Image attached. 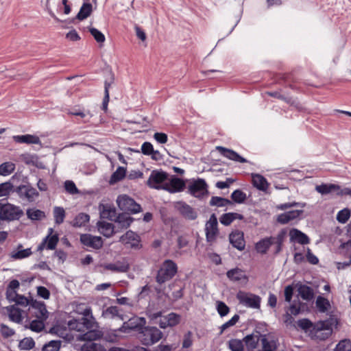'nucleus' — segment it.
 I'll return each mask as SVG.
<instances>
[{
	"label": "nucleus",
	"instance_id": "nucleus-1",
	"mask_svg": "<svg viewBox=\"0 0 351 351\" xmlns=\"http://www.w3.org/2000/svg\"><path fill=\"white\" fill-rule=\"evenodd\" d=\"M146 323L144 317H134L130 319L128 322H124L123 325L118 329L109 332L106 336V339L109 341H115L117 340L119 335L118 332H129L131 330H141Z\"/></svg>",
	"mask_w": 351,
	"mask_h": 351
},
{
	"label": "nucleus",
	"instance_id": "nucleus-2",
	"mask_svg": "<svg viewBox=\"0 0 351 351\" xmlns=\"http://www.w3.org/2000/svg\"><path fill=\"white\" fill-rule=\"evenodd\" d=\"M178 272L177 264L170 259H167L161 264L158 270L156 281L162 285L172 279Z\"/></svg>",
	"mask_w": 351,
	"mask_h": 351
},
{
	"label": "nucleus",
	"instance_id": "nucleus-3",
	"mask_svg": "<svg viewBox=\"0 0 351 351\" xmlns=\"http://www.w3.org/2000/svg\"><path fill=\"white\" fill-rule=\"evenodd\" d=\"M163 336V333L154 326H144L138 332V339L143 345L152 346L158 342Z\"/></svg>",
	"mask_w": 351,
	"mask_h": 351
},
{
	"label": "nucleus",
	"instance_id": "nucleus-4",
	"mask_svg": "<svg viewBox=\"0 0 351 351\" xmlns=\"http://www.w3.org/2000/svg\"><path fill=\"white\" fill-rule=\"evenodd\" d=\"M23 215V210L12 204L0 203V219L3 221L19 220Z\"/></svg>",
	"mask_w": 351,
	"mask_h": 351
},
{
	"label": "nucleus",
	"instance_id": "nucleus-5",
	"mask_svg": "<svg viewBox=\"0 0 351 351\" xmlns=\"http://www.w3.org/2000/svg\"><path fill=\"white\" fill-rule=\"evenodd\" d=\"M117 204L120 210L128 213H138L141 211V206L134 199L128 195H120L117 197Z\"/></svg>",
	"mask_w": 351,
	"mask_h": 351
},
{
	"label": "nucleus",
	"instance_id": "nucleus-6",
	"mask_svg": "<svg viewBox=\"0 0 351 351\" xmlns=\"http://www.w3.org/2000/svg\"><path fill=\"white\" fill-rule=\"evenodd\" d=\"M46 7L50 16L55 19H57V17L53 10L58 13L62 12L64 14H69L71 11L68 0H47Z\"/></svg>",
	"mask_w": 351,
	"mask_h": 351
},
{
	"label": "nucleus",
	"instance_id": "nucleus-7",
	"mask_svg": "<svg viewBox=\"0 0 351 351\" xmlns=\"http://www.w3.org/2000/svg\"><path fill=\"white\" fill-rule=\"evenodd\" d=\"M312 332L316 339L325 340L332 332V324L328 320L317 322L314 324Z\"/></svg>",
	"mask_w": 351,
	"mask_h": 351
},
{
	"label": "nucleus",
	"instance_id": "nucleus-8",
	"mask_svg": "<svg viewBox=\"0 0 351 351\" xmlns=\"http://www.w3.org/2000/svg\"><path fill=\"white\" fill-rule=\"evenodd\" d=\"M237 298L242 305L252 308H259L261 306V298L251 293L239 291L237 294Z\"/></svg>",
	"mask_w": 351,
	"mask_h": 351
},
{
	"label": "nucleus",
	"instance_id": "nucleus-9",
	"mask_svg": "<svg viewBox=\"0 0 351 351\" xmlns=\"http://www.w3.org/2000/svg\"><path fill=\"white\" fill-rule=\"evenodd\" d=\"M119 241L125 246L132 249L139 250L142 247L140 236L132 230H128L122 235Z\"/></svg>",
	"mask_w": 351,
	"mask_h": 351
},
{
	"label": "nucleus",
	"instance_id": "nucleus-10",
	"mask_svg": "<svg viewBox=\"0 0 351 351\" xmlns=\"http://www.w3.org/2000/svg\"><path fill=\"white\" fill-rule=\"evenodd\" d=\"M174 208L180 215L187 220H195L198 217L197 211L184 202H176Z\"/></svg>",
	"mask_w": 351,
	"mask_h": 351
},
{
	"label": "nucleus",
	"instance_id": "nucleus-11",
	"mask_svg": "<svg viewBox=\"0 0 351 351\" xmlns=\"http://www.w3.org/2000/svg\"><path fill=\"white\" fill-rule=\"evenodd\" d=\"M168 174L162 171L154 170L151 172L147 182V186L156 189H162L163 182L167 179Z\"/></svg>",
	"mask_w": 351,
	"mask_h": 351
},
{
	"label": "nucleus",
	"instance_id": "nucleus-12",
	"mask_svg": "<svg viewBox=\"0 0 351 351\" xmlns=\"http://www.w3.org/2000/svg\"><path fill=\"white\" fill-rule=\"evenodd\" d=\"M205 232L206 241L209 243L215 241L219 234L218 222L215 214H212L206 223Z\"/></svg>",
	"mask_w": 351,
	"mask_h": 351
},
{
	"label": "nucleus",
	"instance_id": "nucleus-13",
	"mask_svg": "<svg viewBox=\"0 0 351 351\" xmlns=\"http://www.w3.org/2000/svg\"><path fill=\"white\" fill-rule=\"evenodd\" d=\"M189 193L195 197H201L207 193V184L204 180L197 179L188 186Z\"/></svg>",
	"mask_w": 351,
	"mask_h": 351
},
{
	"label": "nucleus",
	"instance_id": "nucleus-14",
	"mask_svg": "<svg viewBox=\"0 0 351 351\" xmlns=\"http://www.w3.org/2000/svg\"><path fill=\"white\" fill-rule=\"evenodd\" d=\"M48 234L45 237L43 241L38 246V251H43L44 249L47 250H54L58 243L59 238L57 234H52L53 230L50 228L48 230Z\"/></svg>",
	"mask_w": 351,
	"mask_h": 351
},
{
	"label": "nucleus",
	"instance_id": "nucleus-15",
	"mask_svg": "<svg viewBox=\"0 0 351 351\" xmlns=\"http://www.w3.org/2000/svg\"><path fill=\"white\" fill-rule=\"evenodd\" d=\"M93 322L87 317H80L78 319H70L68 323V327L70 330L78 332L84 331L92 327Z\"/></svg>",
	"mask_w": 351,
	"mask_h": 351
},
{
	"label": "nucleus",
	"instance_id": "nucleus-16",
	"mask_svg": "<svg viewBox=\"0 0 351 351\" xmlns=\"http://www.w3.org/2000/svg\"><path fill=\"white\" fill-rule=\"evenodd\" d=\"M16 192L21 199H26L29 202L35 201L36 198L39 195L36 189L26 185L19 186L16 189Z\"/></svg>",
	"mask_w": 351,
	"mask_h": 351
},
{
	"label": "nucleus",
	"instance_id": "nucleus-17",
	"mask_svg": "<svg viewBox=\"0 0 351 351\" xmlns=\"http://www.w3.org/2000/svg\"><path fill=\"white\" fill-rule=\"evenodd\" d=\"M80 241L84 245L95 250H99L103 246V240L101 237L93 236L90 234H82Z\"/></svg>",
	"mask_w": 351,
	"mask_h": 351
},
{
	"label": "nucleus",
	"instance_id": "nucleus-18",
	"mask_svg": "<svg viewBox=\"0 0 351 351\" xmlns=\"http://www.w3.org/2000/svg\"><path fill=\"white\" fill-rule=\"evenodd\" d=\"M180 320L181 316L180 315L175 313H170L164 317H161V320L157 321L156 324H158L161 328H166L178 325L180 322Z\"/></svg>",
	"mask_w": 351,
	"mask_h": 351
},
{
	"label": "nucleus",
	"instance_id": "nucleus-19",
	"mask_svg": "<svg viewBox=\"0 0 351 351\" xmlns=\"http://www.w3.org/2000/svg\"><path fill=\"white\" fill-rule=\"evenodd\" d=\"M185 187V182L181 178L173 177L168 183L164 184L162 189L171 193L182 191Z\"/></svg>",
	"mask_w": 351,
	"mask_h": 351
},
{
	"label": "nucleus",
	"instance_id": "nucleus-20",
	"mask_svg": "<svg viewBox=\"0 0 351 351\" xmlns=\"http://www.w3.org/2000/svg\"><path fill=\"white\" fill-rule=\"evenodd\" d=\"M230 243L238 250L242 251L245 249V242L243 233L241 231L232 232L229 236Z\"/></svg>",
	"mask_w": 351,
	"mask_h": 351
},
{
	"label": "nucleus",
	"instance_id": "nucleus-21",
	"mask_svg": "<svg viewBox=\"0 0 351 351\" xmlns=\"http://www.w3.org/2000/svg\"><path fill=\"white\" fill-rule=\"evenodd\" d=\"M216 149L222 156L230 160L241 163L247 162V160L245 158L241 156L238 153L232 149H227L221 146H217Z\"/></svg>",
	"mask_w": 351,
	"mask_h": 351
},
{
	"label": "nucleus",
	"instance_id": "nucleus-22",
	"mask_svg": "<svg viewBox=\"0 0 351 351\" xmlns=\"http://www.w3.org/2000/svg\"><path fill=\"white\" fill-rule=\"evenodd\" d=\"M101 317L104 319H112L118 318L121 320L124 319V315L120 309L116 306H111L104 309L101 313Z\"/></svg>",
	"mask_w": 351,
	"mask_h": 351
},
{
	"label": "nucleus",
	"instance_id": "nucleus-23",
	"mask_svg": "<svg viewBox=\"0 0 351 351\" xmlns=\"http://www.w3.org/2000/svg\"><path fill=\"white\" fill-rule=\"evenodd\" d=\"M100 217L110 221H114L117 217V210L114 207L108 204H100L99 206Z\"/></svg>",
	"mask_w": 351,
	"mask_h": 351
},
{
	"label": "nucleus",
	"instance_id": "nucleus-24",
	"mask_svg": "<svg viewBox=\"0 0 351 351\" xmlns=\"http://www.w3.org/2000/svg\"><path fill=\"white\" fill-rule=\"evenodd\" d=\"M302 213H303L302 210H293L285 212L278 216L277 221L281 224H286L299 217Z\"/></svg>",
	"mask_w": 351,
	"mask_h": 351
},
{
	"label": "nucleus",
	"instance_id": "nucleus-25",
	"mask_svg": "<svg viewBox=\"0 0 351 351\" xmlns=\"http://www.w3.org/2000/svg\"><path fill=\"white\" fill-rule=\"evenodd\" d=\"M13 139L18 143L26 144H40V140L39 137L32 134L16 135L13 136Z\"/></svg>",
	"mask_w": 351,
	"mask_h": 351
},
{
	"label": "nucleus",
	"instance_id": "nucleus-26",
	"mask_svg": "<svg viewBox=\"0 0 351 351\" xmlns=\"http://www.w3.org/2000/svg\"><path fill=\"white\" fill-rule=\"evenodd\" d=\"M33 308L35 310L34 314L37 319L45 321L48 318L49 313L44 302H36L33 305Z\"/></svg>",
	"mask_w": 351,
	"mask_h": 351
},
{
	"label": "nucleus",
	"instance_id": "nucleus-27",
	"mask_svg": "<svg viewBox=\"0 0 351 351\" xmlns=\"http://www.w3.org/2000/svg\"><path fill=\"white\" fill-rule=\"evenodd\" d=\"M252 184L254 187L262 191H266L269 187L266 178L260 174H252Z\"/></svg>",
	"mask_w": 351,
	"mask_h": 351
},
{
	"label": "nucleus",
	"instance_id": "nucleus-28",
	"mask_svg": "<svg viewBox=\"0 0 351 351\" xmlns=\"http://www.w3.org/2000/svg\"><path fill=\"white\" fill-rule=\"evenodd\" d=\"M98 230L101 234L106 237H110L114 233V226L112 223L106 221H99L97 223Z\"/></svg>",
	"mask_w": 351,
	"mask_h": 351
},
{
	"label": "nucleus",
	"instance_id": "nucleus-29",
	"mask_svg": "<svg viewBox=\"0 0 351 351\" xmlns=\"http://www.w3.org/2000/svg\"><path fill=\"white\" fill-rule=\"evenodd\" d=\"M134 218L130 217L128 213H121L117 215V217L114 221L121 228H128L132 221Z\"/></svg>",
	"mask_w": 351,
	"mask_h": 351
},
{
	"label": "nucleus",
	"instance_id": "nucleus-30",
	"mask_svg": "<svg viewBox=\"0 0 351 351\" xmlns=\"http://www.w3.org/2000/svg\"><path fill=\"white\" fill-rule=\"evenodd\" d=\"M129 265L126 262L117 261L114 263H108L104 268L114 272H126L129 269Z\"/></svg>",
	"mask_w": 351,
	"mask_h": 351
},
{
	"label": "nucleus",
	"instance_id": "nucleus-31",
	"mask_svg": "<svg viewBox=\"0 0 351 351\" xmlns=\"http://www.w3.org/2000/svg\"><path fill=\"white\" fill-rule=\"evenodd\" d=\"M226 276L230 280L233 282H238L242 279H247V276L244 274L243 271L238 267L228 271Z\"/></svg>",
	"mask_w": 351,
	"mask_h": 351
},
{
	"label": "nucleus",
	"instance_id": "nucleus-32",
	"mask_svg": "<svg viewBox=\"0 0 351 351\" xmlns=\"http://www.w3.org/2000/svg\"><path fill=\"white\" fill-rule=\"evenodd\" d=\"M261 335L251 334L243 338V341L249 350H252L257 347L259 341H261Z\"/></svg>",
	"mask_w": 351,
	"mask_h": 351
},
{
	"label": "nucleus",
	"instance_id": "nucleus-33",
	"mask_svg": "<svg viewBox=\"0 0 351 351\" xmlns=\"http://www.w3.org/2000/svg\"><path fill=\"white\" fill-rule=\"evenodd\" d=\"M289 235L291 239L295 240L302 245L308 244L310 241L307 235L298 229H292L289 232Z\"/></svg>",
	"mask_w": 351,
	"mask_h": 351
},
{
	"label": "nucleus",
	"instance_id": "nucleus-34",
	"mask_svg": "<svg viewBox=\"0 0 351 351\" xmlns=\"http://www.w3.org/2000/svg\"><path fill=\"white\" fill-rule=\"evenodd\" d=\"M9 318L11 321L16 323H20L22 322L23 317L21 315V311L19 308L13 306H10L6 308Z\"/></svg>",
	"mask_w": 351,
	"mask_h": 351
},
{
	"label": "nucleus",
	"instance_id": "nucleus-35",
	"mask_svg": "<svg viewBox=\"0 0 351 351\" xmlns=\"http://www.w3.org/2000/svg\"><path fill=\"white\" fill-rule=\"evenodd\" d=\"M339 185L335 184H322L315 187V190L322 195H326L331 192L339 190Z\"/></svg>",
	"mask_w": 351,
	"mask_h": 351
},
{
	"label": "nucleus",
	"instance_id": "nucleus-36",
	"mask_svg": "<svg viewBox=\"0 0 351 351\" xmlns=\"http://www.w3.org/2000/svg\"><path fill=\"white\" fill-rule=\"evenodd\" d=\"M261 341L263 351H275L277 348V341L274 339H269L265 335H262Z\"/></svg>",
	"mask_w": 351,
	"mask_h": 351
},
{
	"label": "nucleus",
	"instance_id": "nucleus-37",
	"mask_svg": "<svg viewBox=\"0 0 351 351\" xmlns=\"http://www.w3.org/2000/svg\"><path fill=\"white\" fill-rule=\"evenodd\" d=\"M243 217V215L241 214L236 213H228L222 215L219 218V221L223 225L229 226L234 220L237 219H242Z\"/></svg>",
	"mask_w": 351,
	"mask_h": 351
},
{
	"label": "nucleus",
	"instance_id": "nucleus-38",
	"mask_svg": "<svg viewBox=\"0 0 351 351\" xmlns=\"http://www.w3.org/2000/svg\"><path fill=\"white\" fill-rule=\"evenodd\" d=\"M298 293L303 300L309 301L311 300L314 297V293L312 288L310 287L301 285L298 289Z\"/></svg>",
	"mask_w": 351,
	"mask_h": 351
},
{
	"label": "nucleus",
	"instance_id": "nucleus-39",
	"mask_svg": "<svg viewBox=\"0 0 351 351\" xmlns=\"http://www.w3.org/2000/svg\"><path fill=\"white\" fill-rule=\"evenodd\" d=\"M93 11L92 4L90 3H84L77 14V19L82 21L88 18Z\"/></svg>",
	"mask_w": 351,
	"mask_h": 351
},
{
	"label": "nucleus",
	"instance_id": "nucleus-40",
	"mask_svg": "<svg viewBox=\"0 0 351 351\" xmlns=\"http://www.w3.org/2000/svg\"><path fill=\"white\" fill-rule=\"evenodd\" d=\"M81 351H106V349L101 343L89 341L82 346Z\"/></svg>",
	"mask_w": 351,
	"mask_h": 351
},
{
	"label": "nucleus",
	"instance_id": "nucleus-41",
	"mask_svg": "<svg viewBox=\"0 0 351 351\" xmlns=\"http://www.w3.org/2000/svg\"><path fill=\"white\" fill-rule=\"evenodd\" d=\"M271 246V237L261 239L256 244V250L261 254H265Z\"/></svg>",
	"mask_w": 351,
	"mask_h": 351
},
{
	"label": "nucleus",
	"instance_id": "nucleus-42",
	"mask_svg": "<svg viewBox=\"0 0 351 351\" xmlns=\"http://www.w3.org/2000/svg\"><path fill=\"white\" fill-rule=\"evenodd\" d=\"M210 205L217 207H225L229 205H232V202L226 198L213 196L210 200Z\"/></svg>",
	"mask_w": 351,
	"mask_h": 351
},
{
	"label": "nucleus",
	"instance_id": "nucleus-43",
	"mask_svg": "<svg viewBox=\"0 0 351 351\" xmlns=\"http://www.w3.org/2000/svg\"><path fill=\"white\" fill-rule=\"evenodd\" d=\"M14 191V187L12 182H5L0 184V197H8Z\"/></svg>",
	"mask_w": 351,
	"mask_h": 351
},
{
	"label": "nucleus",
	"instance_id": "nucleus-44",
	"mask_svg": "<svg viewBox=\"0 0 351 351\" xmlns=\"http://www.w3.org/2000/svg\"><path fill=\"white\" fill-rule=\"evenodd\" d=\"M315 304L318 311L321 313L326 312L330 307L328 300L322 296H318L317 298Z\"/></svg>",
	"mask_w": 351,
	"mask_h": 351
},
{
	"label": "nucleus",
	"instance_id": "nucleus-45",
	"mask_svg": "<svg viewBox=\"0 0 351 351\" xmlns=\"http://www.w3.org/2000/svg\"><path fill=\"white\" fill-rule=\"evenodd\" d=\"M90 220L88 215L81 213H79L73 221V226L74 227H82L84 226Z\"/></svg>",
	"mask_w": 351,
	"mask_h": 351
},
{
	"label": "nucleus",
	"instance_id": "nucleus-46",
	"mask_svg": "<svg viewBox=\"0 0 351 351\" xmlns=\"http://www.w3.org/2000/svg\"><path fill=\"white\" fill-rule=\"evenodd\" d=\"M100 335L98 332L95 330H88V332L82 334L79 336L78 339L88 342L89 341H95L99 339Z\"/></svg>",
	"mask_w": 351,
	"mask_h": 351
},
{
	"label": "nucleus",
	"instance_id": "nucleus-47",
	"mask_svg": "<svg viewBox=\"0 0 351 351\" xmlns=\"http://www.w3.org/2000/svg\"><path fill=\"white\" fill-rule=\"evenodd\" d=\"M53 217L56 224L63 223L65 218V210L62 207L56 206L53 208Z\"/></svg>",
	"mask_w": 351,
	"mask_h": 351
},
{
	"label": "nucleus",
	"instance_id": "nucleus-48",
	"mask_svg": "<svg viewBox=\"0 0 351 351\" xmlns=\"http://www.w3.org/2000/svg\"><path fill=\"white\" fill-rule=\"evenodd\" d=\"M15 169V165L11 162H5L0 165V175L6 176L11 174Z\"/></svg>",
	"mask_w": 351,
	"mask_h": 351
},
{
	"label": "nucleus",
	"instance_id": "nucleus-49",
	"mask_svg": "<svg viewBox=\"0 0 351 351\" xmlns=\"http://www.w3.org/2000/svg\"><path fill=\"white\" fill-rule=\"evenodd\" d=\"M283 239L284 235L282 234H278L277 237H271V246L274 245L275 254L281 251Z\"/></svg>",
	"mask_w": 351,
	"mask_h": 351
},
{
	"label": "nucleus",
	"instance_id": "nucleus-50",
	"mask_svg": "<svg viewBox=\"0 0 351 351\" xmlns=\"http://www.w3.org/2000/svg\"><path fill=\"white\" fill-rule=\"evenodd\" d=\"M25 328H29L31 330L36 332H41L45 328L44 320L39 319H34L29 323L28 327L25 326Z\"/></svg>",
	"mask_w": 351,
	"mask_h": 351
},
{
	"label": "nucleus",
	"instance_id": "nucleus-51",
	"mask_svg": "<svg viewBox=\"0 0 351 351\" xmlns=\"http://www.w3.org/2000/svg\"><path fill=\"white\" fill-rule=\"evenodd\" d=\"M68 114L72 116H77L81 117L83 120L82 122L84 123H88L90 121V118L93 117V114L90 112V110H79V112H67Z\"/></svg>",
	"mask_w": 351,
	"mask_h": 351
},
{
	"label": "nucleus",
	"instance_id": "nucleus-52",
	"mask_svg": "<svg viewBox=\"0 0 351 351\" xmlns=\"http://www.w3.org/2000/svg\"><path fill=\"white\" fill-rule=\"evenodd\" d=\"M27 215L32 220H40L45 217V213L38 209H28Z\"/></svg>",
	"mask_w": 351,
	"mask_h": 351
},
{
	"label": "nucleus",
	"instance_id": "nucleus-53",
	"mask_svg": "<svg viewBox=\"0 0 351 351\" xmlns=\"http://www.w3.org/2000/svg\"><path fill=\"white\" fill-rule=\"evenodd\" d=\"M350 217V210L346 208L339 210L337 214V220L341 223H346Z\"/></svg>",
	"mask_w": 351,
	"mask_h": 351
},
{
	"label": "nucleus",
	"instance_id": "nucleus-54",
	"mask_svg": "<svg viewBox=\"0 0 351 351\" xmlns=\"http://www.w3.org/2000/svg\"><path fill=\"white\" fill-rule=\"evenodd\" d=\"M64 188L66 192L70 195H76L80 193V190L77 188L75 184L72 180H66L64 183Z\"/></svg>",
	"mask_w": 351,
	"mask_h": 351
},
{
	"label": "nucleus",
	"instance_id": "nucleus-55",
	"mask_svg": "<svg viewBox=\"0 0 351 351\" xmlns=\"http://www.w3.org/2000/svg\"><path fill=\"white\" fill-rule=\"evenodd\" d=\"M246 194L243 192L241 190L237 189L232 192L231 194V198L232 199L238 204H241L245 202L246 199Z\"/></svg>",
	"mask_w": 351,
	"mask_h": 351
},
{
	"label": "nucleus",
	"instance_id": "nucleus-56",
	"mask_svg": "<svg viewBox=\"0 0 351 351\" xmlns=\"http://www.w3.org/2000/svg\"><path fill=\"white\" fill-rule=\"evenodd\" d=\"M228 348L231 351H243V341L232 339L228 341Z\"/></svg>",
	"mask_w": 351,
	"mask_h": 351
},
{
	"label": "nucleus",
	"instance_id": "nucleus-57",
	"mask_svg": "<svg viewBox=\"0 0 351 351\" xmlns=\"http://www.w3.org/2000/svg\"><path fill=\"white\" fill-rule=\"evenodd\" d=\"M35 346V342L32 338H24L19 343L21 350H29Z\"/></svg>",
	"mask_w": 351,
	"mask_h": 351
},
{
	"label": "nucleus",
	"instance_id": "nucleus-58",
	"mask_svg": "<svg viewBox=\"0 0 351 351\" xmlns=\"http://www.w3.org/2000/svg\"><path fill=\"white\" fill-rule=\"evenodd\" d=\"M126 173V169L124 167H119L117 170L112 173L111 180L113 182H118L124 178Z\"/></svg>",
	"mask_w": 351,
	"mask_h": 351
},
{
	"label": "nucleus",
	"instance_id": "nucleus-59",
	"mask_svg": "<svg viewBox=\"0 0 351 351\" xmlns=\"http://www.w3.org/2000/svg\"><path fill=\"white\" fill-rule=\"evenodd\" d=\"M60 341H51L43 348V351H58L60 348Z\"/></svg>",
	"mask_w": 351,
	"mask_h": 351
},
{
	"label": "nucleus",
	"instance_id": "nucleus-60",
	"mask_svg": "<svg viewBox=\"0 0 351 351\" xmlns=\"http://www.w3.org/2000/svg\"><path fill=\"white\" fill-rule=\"evenodd\" d=\"M31 248L21 250L16 252L12 253V258L14 259H23L29 257L32 254Z\"/></svg>",
	"mask_w": 351,
	"mask_h": 351
},
{
	"label": "nucleus",
	"instance_id": "nucleus-61",
	"mask_svg": "<svg viewBox=\"0 0 351 351\" xmlns=\"http://www.w3.org/2000/svg\"><path fill=\"white\" fill-rule=\"evenodd\" d=\"M335 351H351V342L350 340L344 339L340 341L336 346Z\"/></svg>",
	"mask_w": 351,
	"mask_h": 351
},
{
	"label": "nucleus",
	"instance_id": "nucleus-62",
	"mask_svg": "<svg viewBox=\"0 0 351 351\" xmlns=\"http://www.w3.org/2000/svg\"><path fill=\"white\" fill-rule=\"evenodd\" d=\"M217 310L221 317L227 315L230 311L229 307L221 301L217 302Z\"/></svg>",
	"mask_w": 351,
	"mask_h": 351
},
{
	"label": "nucleus",
	"instance_id": "nucleus-63",
	"mask_svg": "<svg viewBox=\"0 0 351 351\" xmlns=\"http://www.w3.org/2000/svg\"><path fill=\"white\" fill-rule=\"evenodd\" d=\"M90 32L97 42L104 43L105 41V36L97 29L92 27L90 29Z\"/></svg>",
	"mask_w": 351,
	"mask_h": 351
},
{
	"label": "nucleus",
	"instance_id": "nucleus-64",
	"mask_svg": "<svg viewBox=\"0 0 351 351\" xmlns=\"http://www.w3.org/2000/svg\"><path fill=\"white\" fill-rule=\"evenodd\" d=\"M239 319V315L235 314L229 321L226 322L221 326V333H222L225 330H226L229 327L235 325L238 322Z\"/></svg>",
	"mask_w": 351,
	"mask_h": 351
}]
</instances>
